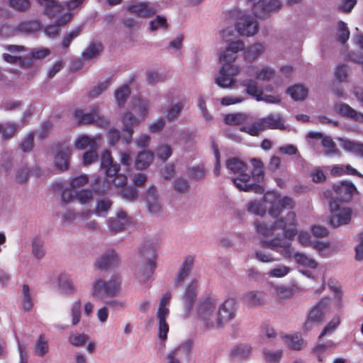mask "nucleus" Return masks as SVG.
Segmentation results:
<instances>
[{
  "label": "nucleus",
  "instance_id": "nucleus-2",
  "mask_svg": "<svg viewBox=\"0 0 363 363\" xmlns=\"http://www.w3.org/2000/svg\"><path fill=\"white\" fill-rule=\"evenodd\" d=\"M294 206L295 203L291 198L270 191L264 194L262 201H249L247 209L248 212L260 216H263L267 210L271 216L277 218L284 209H292Z\"/></svg>",
  "mask_w": 363,
  "mask_h": 363
},
{
  "label": "nucleus",
  "instance_id": "nucleus-18",
  "mask_svg": "<svg viewBox=\"0 0 363 363\" xmlns=\"http://www.w3.org/2000/svg\"><path fill=\"white\" fill-rule=\"evenodd\" d=\"M237 303L234 298H228L218 307L217 311V328H221L224 323L235 317Z\"/></svg>",
  "mask_w": 363,
  "mask_h": 363
},
{
  "label": "nucleus",
  "instance_id": "nucleus-3",
  "mask_svg": "<svg viewBox=\"0 0 363 363\" xmlns=\"http://www.w3.org/2000/svg\"><path fill=\"white\" fill-rule=\"evenodd\" d=\"M130 106L138 117L134 116L133 112H127L121 117L123 124V132L124 133L122 140L125 144H129L131 142L133 134V128L145 121L148 117L150 102L147 99L135 98L132 100Z\"/></svg>",
  "mask_w": 363,
  "mask_h": 363
},
{
  "label": "nucleus",
  "instance_id": "nucleus-15",
  "mask_svg": "<svg viewBox=\"0 0 363 363\" xmlns=\"http://www.w3.org/2000/svg\"><path fill=\"white\" fill-rule=\"evenodd\" d=\"M242 86L246 89L248 95L255 99L257 101H264L267 104H279L281 98L279 95L264 94L261 88L255 80L246 79L241 82Z\"/></svg>",
  "mask_w": 363,
  "mask_h": 363
},
{
  "label": "nucleus",
  "instance_id": "nucleus-7",
  "mask_svg": "<svg viewBox=\"0 0 363 363\" xmlns=\"http://www.w3.org/2000/svg\"><path fill=\"white\" fill-rule=\"evenodd\" d=\"M196 318L199 324L204 330L217 327L216 302L212 298L201 301L196 306Z\"/></svg>",
  "mask_w": 363,
  "mask_h": 363
},
{
  "label": "nucleus",
  "instance_id": "nucleus-62",
  "mask_svg": "<svg viewBox=\"0 0 363 363\" xmlns=\"http://www.w3.org/2000/svg\"><path fill=\"white\" fill-rule=\"evenodd\" d=\"M273 290L275 298L279 301L286 299L291 294L290 290L284 286H274Z\"/></svg>",
  "mask_w": 363,
  "mask_h": 363
},
{
  "label": "nucleus",
  "instance_id": "nucleus-55",
  "mask_svg": "<svg viewBox=\"0 0 363 363\" xmlns=\"http://www.w3.org/2000/svg\"><path fill=\"white\" fill-rule=\"evenodd\" d=\"M130 94V90L128 86L123 85L118 88L115 91V97L118 105L119 106H123Z\"/></svg>",
  "mask_w": 363,
  "mask_h": 363
},
{
  "label": "nucleus",
  "instance_id": "nucleus-59",
  "mask_svg": "<svg viewBox=\"0 0 363 363\" xmlns=\"http://www.w3.org/2000/svg\"><path fill=\"white\" fill-rule=\"evenodd\" d=\"M89 182V177L86 174H81L73 177L70 182V189L74 190L86 186Z\"/></svg>",
  "mask_w": 363,
  "mask_h": 363
},
{
  "label": "nucleus",
  "instance_id": "nucleus-45",
  "mask_svg": "<svg viewBox=\"0 0 363 363\" xmlns=\"http://www.w3.org/2000/svg\"><path fill=\"white\" fill-rule=\"evenodd\" d=\"M262 353L266 363H280L283 356L282 350L264 348Z\"/></svg>",
  "mask_w": 363,
  "mask_h": 363
},
{
  "label": "nucleus",
  "instance_id": "nucleus-31",
  "mask_svg": "<svg viewBox=\"0 0 363 363\" xmlns=\"http://www.w3.org/2000/svg\"><path fill=\"white\" fill-rule=\"evenodd\" d=\"M118 257L114 251H109L100 256L95 262L94 266L97 269H104L114 266L118 263Z\"/></svg>",
  "mask_w": 363,
  "mask_h": 363
},
{
  "label": "nucleus",
  "instance_id": "nucleus-64",
  "mask_svg": "<svg viewBox=\"0 0 363 363\" xmlns=\"http://www.w3.org/2000/svg\"><path fill=\"white\" fill-rule=\"evenodd\" d=\"M146 80L149 84L155 85L162 80V77L157 70L149 69L146 72Z\"/></svg>",
  "mask_w": 363,
  "mask_h": 363
},
{
  "label": "nucleus",
  "instance_id": "nucleus-35",
  "mask_svg": "<svg viewBox=\"0 0 363 363\" xmlns=\"http://www.w3.org/2000/svg\"><path fill=\"white\" fill-rule=\"evenodd\" d=\"M106 296H114L121 290V279L119 275L114 274L106 281Z\"/></svg>",
  "mask_w": 363,
  "mask_h": 363
},
{
  "label": "nucleus",
  "instance_id": "nucleus-48",
  "mask_svg": "<svg viewBox=\"0 0 363 363\" xmlns=\"http://www.w3.org/2000/svg\"><path fill=\"white\" fill-rule=\"evenodd\" d=\"M82 303L79 300L74 301L70 308V317L72 325L75 326L80 322L82 317Z\"/></svg>",
  "mask_w": 363,
  "mask_h": 363
},
{
  "label": "nucleus",
  "instance_id": "nucleus-34",
  "mask_svg": "<svg viewBox=\"0 0 363 363\" xmlns=\"http://www.w3.org/2000/svg\"><path fill=\"white\" fill-rule=\"evenodd\" d=\"M281 337L286 346L291 350H301L306 347V342L298 333L284 335Z\"/></svg>",
  "mask_w": 363,
  "mask_h": 363
},
{
  "label": "nucleus",
  "instance_id": "nucleus-37",
  "mask_svg": "<svg viewBox=\"0 0 363 363\" xmlns=\"http://www.w3.org/2000/svg\"><path fill=\"white\" fill-rule=\"evenodd\" d=\"M330 174L335 177H339V176H342L344 174H349V175H356L359 177L363 178V175L350 164L334 165L330 169Z\"/></svg>",
  "mask_w": 363,
  "mask_h": 363
},
{
  "label": "nucleus",
  "instance_id": "nucleus-57",
  "mask_svg": "<svg viewBox=\"0 0 363 363\" xmlns=\"http://www.w3.org/2000/svg\"><path fill=\"white\" fill-rule=\"evenodd\" d=\"M112 202L108 199L104 198L97 201L95 208V214L98 216H104L111 208Z\"/></svg>",
  "mask_w": 363,
  "mask_h": 363
},
{
  "label": "nucleus",
  "instance_id": "nucleus-36",
  "mask_svg": "<svg viewBox=\"0 0 363 363\" xmlns=\"http://www.w3.org/2000/svg\"><path fill=\"white\" fill-rule=\"evenodd\" d=\"M154 159V154L151 151H141L138 152L135 160V166L138 169H143L150 165Z\"/></svg>",
  "mask_w": 363,
  "mask_h": 363
},
{
  "label": "nucleus",
  "instance_id": "nucleus-16",
  "mask_svg": "<svg viewBox=\"0 0 363 363\" xmlns=\"http://www.w3.org/2000/svg\"><path fill=\"white\" fill-rule=\"evenodd\" d=\"M330 208L333 213L330 223L333 228H337L348 224L352 218V210L348 207L342 206L334 199L330 201Z\"/></svg>",
  "mask_w": 363,
  "mask_h": 363
},
{
  "label": "nucleus",
  "instance_id": "nucleus-51",
  "mask_svg": "<svg viewBox=\"0 0 363 363\" xmlns=\"http://www.w3.org/2000/svg\"><path fill=\"white\" fill-rule=\"evenodd\" d=\"M32 254L38 259H42L45 255L43 242L40 238H35L32 240Z\"/></svg>",
  "mask_w": 363,
  "mask_h": 363
},
{
  "label": "nucleus",
  "instance_id": "nucleus-52",
  "mask_svg": "<svg viewBox=\"0 0 363 363\" xmlns=\"http://www.w3.org/2000/svg\"><path fill=\"white\" fill-rule=\"evenodd\" d=\"M88 335L84 333H73L68 337V342L74 347H80L87 342Z\"/></svg>",
  "mask_w": 363,
  "mask_h": 363
},
{
  "label": "nucleus",
  "instance_id": "nucleus-11",
  "mask_svg": "<svg viewBox=\"0 0 363 363\" xmlns=\"http://www.w3.org/2000/svg\"><path fill=\"white\" fill-rule=\"evenodd\" d=\"M172 298V294L167 291L160 299L159 307L157 311V319L158 325V337L164 341L167 339L169 332V325L167 318L169 315V303Z\"/></svg>",
  "mask_w": 363,
  "mask_h": 363
},
{
  "label": "nucleus",
  "instance_id": "nucleus-13",
  "mask_svg": "<svg viewBox=\"0 0 363 363\" xmlns=\"http://www.w3.org/2000/svg\"><path fill=\"white\" fill-rule=\"evenodd\" d=\"M73 116L78 123L82 125L96 124L97 126L104 128L108 126L109 121L100 113L99 106L91 107L90 112H84L82 109H76Z\"/></svg>",
  "mask_w": 363,
  "mask_h": 363
},
{
  "label": "nucleus",
  "instance_id": "nucleus-49",
  "mask_svg": "<svg viewBox=\"0 0 363 363\" xmlns=\"http://www.w3.org/2000/svg\"><path fill=\"white\" fill-rule=\"evenodd\" d=\"M167 27V20L163 16L158 15L154 19L149 21L148 29L150 32H155L158 30H166Z\"/></svg>",
  "mask_w": 363,
  "mask_h": 363
},
{
  "label": "nucleus",
  "instance_id": "nucleus-10",
  "mask_svg": "<svg viewBox=\"0 0 363 363\" xmlns=\"http://www.w3.org/2000/svg\"><path fill=\"white\" fill-rule=\"evenodd\" d=\"M233 31L231 28L223 29L220 32L222 39L228 43L225 48L220 49L218 53V61L225 63H234L236 60V54L245 48V44L241 40H236L230 41L228 37L232 35Z\"/></svg>",
  "mask_w": 363,
  "mask_h": 363
},
{
  "label": "nucleus",
  "instance_id": "nucleus-43",
  "mask_svg": "<svg viewBox=\"0 0 363 363\" xmlns=\"http://www.w3.org/2000/svg\"><path fill=\"white\" fill-rule=\"evenodd\" d=\"M185 104L184 99H180L171 104L164 111L167 119L170 121L174 120L180 114Z\"/></svg>",
  "mask_w": 363,
  "mask_h": 363
},
{
  "label": "nucleus",
  "instance_id": "nucleus-54",
  "mask_svg": "<svg viewBox=\"0 0 363 363\" xmlns=\"http://www.w3.org/2000/svg\"><path fill=\"white\" fill-rule=\"evenodd\" d=\"M350 30L345 23L342 21L337 22L336 37L341 43H345L350 38Z\"/></svg>",
  "mask_w": 363,
  "mask_h": 363
},
{
  "label": "nucleus",
  "instance_id": "nucleus-17",
  "mask_svg": "<svg viewBox=\"0 0 363 363\" xmlns=\"http://www.w3.org/2000/svg\"><path fill=\"white\" fill-rule=\"evenodd\" d=\"M333 193L327 191L324 193L325 197H331L340 203L337 200L345 201L350 200V198L357 193V188L353 183L350 182L343 181L333 186Z\"/></svg>",
  "mask_w": 363,
  "mask_h": 363
},
{
  "label": "nucleus",
  "instance_id": "nucleus-20",
  "mask_svg": "<svg viewBox=\"0 0 363 363\" xmlns=\"http://www.w3.org/2000/svg\"><path fill=\"white\" fill-rule=\"evenodd\" d=\"M146 206L152 216L159 217L163 215V206L158 196L157 191L154 186H151L147 191Z\"/></svg>",
  "mask_w": 363,
  "mask_h": 363
},
{
  "label": "nucleus",
  "instance_id": "nucleus-27",
  "mask_svg": "<svg viewBox=\"0 0 363 363\" xmlns=\"http://www.w3.org/2000/svg\"><path fill=\"white\" fill-rule=\"evenodd\" d=\"M244 304L250 307H256L264 303L265 294L262 291H250L242 295Z\"/></svg>",
  "mask_w": 363,
  "mask_h": 363
},
{
  "label": "nucleus",
  "instance_id": "nucleus-33",
  "mask_svg": "<svg viewBox=\"0 0 363 363\" xmlns=\"http://www.w3.org/2000/svg\"><path fill=\"white\" fill-rule=\"evenodd\" d=\"M97 137H90L86 135L78 136L74 141V147L77 150H84L87 147L91 149H98Z\"/></svg>",
  "mask_w": 363,
  "mask_h": 363
},
{
  "label": "nucleus",
  "instance_id": "nucleus-38",
  "mask_svg": "<svg viewBox=\"0 0 363 363\" xmlns=\"http://www.w3.org/2000/svg\"><path fill=\"white\" fill-rule=\"evenodd\" d=\"M37 1L44 7L45 13L52 17L55 16L63 9V6L55 0H37Z\"/></svg>",
  "mask_w": 363,
  "mask_h": 363
},
{
  "label": "nucleus",
  "instance_id": "nucleus-26",
  "mask_svg": "<svg viewBox=\"0 0 363 363\" xmlns=\"http://www.w3.org/2000/svg\"><path fill=\"white\" fill-rule=\"evenodd\" d=\"M130 222V219L123 211H118L116 216L108 220V228L111 231L118 233L123 230Z\"/></svg>",
  "mask_w": 363,
  "mask_h": 363
},
{
  "label": "nucleus",
  "instance_id": "nucleus-8",
  "mask_svg": "<svg viewBox=\"0 0 363 363\" xmlns=\"http://www.w3.org/2000/svg\"><path fill=\"white\" fill-rule=\"evenodd\" d=\"M286 128L283 117L279 113H271L253 122L251 126L244 125L242 130L250 135L256 136L258 135L260 131L265 129L284 130Z\"/></svg>",
  "mask_w": 363,
  "mask_h": 363
},
{
  "label": "nucleus",
  "instance_id": "nucleus-14",
  "mask_svg": "<svg viewBox=\"0 0 363 363\" xmlns=\"http://www.w3.org/2000/svg\"><path fill=\"white\" fill-rule=\"evenodd\" d=\"M220 67L219 74L216 78V84L223 88L231 87L236 82L235 77L238 74L239 68L234 63L219 62Z\"/></svg>",
  "mask_w": 363,
  "mask_h": 363
},
{
  "label": "nucleus",
  "instance_id": "nucleus-61",
  "mask_svg": "<svg viewBox=\"0 0 363 363\" xmlns=\"http://www.w3.org/2000/svg\"><path fill=\"white\" fill-rule=\"evenodd\" d=\"M82 30V27L78 26V27L74 28L73 30H72L70 32H69L64 37V38L62 41V48L64 49H67V48H69L72 41L79 35Z\"/></svg>",
  "mask_w": 363,
  "mask_h": 363
},
{
  "label": "nucleus",
  "instance_id": "nucleus-46",
  "mask_svg": "<svg viewBox=\"0 0 363 363\" xmlns=\"http://www.w3.org/2000/svg\"><path fill=\"white\" fill-rule=\"evenodd\" d=\"M102 46L99 43H91L82 52V56L86 60L96 58L101 52Z\"/></svg>",
  "mask_w": 363,
  "mask_h": 363
},
{
  "label": "nucleus",
  "instance_id": "nucleus-53",
  "mask_svg": "<svg viewBox=\"0 0 363 363\" xmlns=\"http://www.w3.org/2000/svg\"><path fill=\"white\" fill-rule=\"evenodd\" d=\"M291 271V269L289 267L284 264H278L269 270L267 273V275L269 278H282L286 276Z\"/></svg>",
  "mask_w": 363,
  "mask_h": 363
},
{
  "label": "nucleus",
  "instance_id": "nucleus-6",
  "mask_svg": "<svg viewBox=\"0 0 363 363\" xmlns=\"http://www.w3.org/2000/svg\"><path fill=\"white\" fill-rule=\"evenodd\" d=\"M226 168L235 175L233 179L235 186L240 191H249L254 184L250 183V174L247 172V167L245 163L236 157H231L226 160Z\"/></svg>",
  "mask_w": 363,
  "mask_h": 363
},
{
  "label": "nucleus",
  "instance_id": "nucleus-42",
  "mask_svg": "<svg viewBox=\"0 0 363 363\" xmlns=\"http://www.w3.org/2000/svg\"><path fill=\"white\" fill-rule=\"evenodd\" d=\"M193 263L194 258L192 257H188L185 259L175 279L177 284H180L183 282L185 278L189 275L191 270Z\"/></svg>",
  "mask_w": 363,
  "mask_h": 363
},
{
  "label": "nucleus",
  "instance_id": "nucleus-5",
  "mask_svg": "<svg viewBox=\"0 0 363 363\" xmlns=\"http://www.w3.org/2000/svg\"><path fill=\"white\" fill-rule=\"evenodd\" d=\"M226 18L235 21V28L240 35L251 37L259 31V25L256 18L240 9H233L225 13Z\"/></svg>",
  "mask_w": 363,
  "mask_h": 363
},
{
  "label": "nucleus",
  "instance_id": "nucleus-47",
  "mask_svg": "<svg viewBox=\"0 0 363 363\" xmlns=\"http://www.w3.org/2000/svg\"><path fill=\"white\" fill-rule=\"evenodd\" d=\"M287 93L295 101L303 100L308 95V89L300 84L290 86L287 89Z\"/></svg>",
  "mask_w": 363,
  "mask_h": 363
},
{
  "label": "nucleus",
  "instance_id": "nucleus-60",
  "mask_svg": "<svg viewBox=\"0 0 363 363\" xmlns=\"http://www.w3.org/2000/svg\"><path fill=\"white\" fill-rule=\"evenodd\" d=\"M156 154L158 158L162 161L167 160L172 154V149L167 144H161L156 149Z\"/></svg>",
  "mask_w": 363,
  "mask_h": 363
},
{
  "label": "nucleus",
  "instance_id": "nucleus-19",
  "mask_svg": "<svg viewBox=\"0 0 363 363\" xmlns=\"http://www.w3.org/2000/svg\"><path fill=\"white\" fill-rule=\"evenodd\" d=\"M125 9L135 16L141 18H149L157 12L156 6L150 2H133L128 5Z\"/></svg>",
  "mask_w": 363,
  "mask_h": 363
},
{
  "label": "nucleus",
  "instance_id": "nucleus-28",
  "mask_svg": "<svg viewBox=\"0 0 363 363\" xmlns=\"http://www.w3.org/2000/svg\"><path fill=\"white\" fill-rule=\"evenodd\" d=\"M225 123L231 125H240V130L245 132L243 130H242V128L244 125L246 126H251V118L246 114L244 113H233V114H228L227 115L225 118Z\"/></svg>",
  "mask_w": 363,
  "mask_h": 363
},
{
  "label": "nucleus",
  "instance_id": "nucleus-24",
  "mask_svg": "<svg viewBox=\"0 0 363 363\" xmlns=\"http://www.w3.org/2000/svg\"><path fill=\"white\" fill-rule=\"evenodd\" d=\"M342 148L355 157L363 158V143L342 138H337Z\"/></svg>",
  "mask_w": 363,
  "mask_h": 363
},
{
  "label": "nucleus",
  "instance_id": "nucleus-63",
  "mask_svg": "<svg viewBox=\"0 0 363 363\" xmlns=\"http://www.w3.org/2000/svg\"><path fill=\"white\" fill-rule=\"evenodd\" d=\"M206 172V170L203 165H198L189 169V176L192 179H201L205 177Z\"/></svg>",
  "mask_w": 363,
  "mask_h": 363
},
{
  "label": "nucleus",
  "instance_id": "nucleus-50",
  "mask_svg": "<svg viewBox=\"0 0 363 363\" xmlns=\"http://www.w3.org/2000/svg\"><path fill=\"white\" fill-rule=\"evenodd\" d=\"M263 168L254 169V171L250 175L251 180L250 183L254 184L253 186L250 189V190L254 191L255 193L261 194L263 191V189L259 185L257 184V182H259L263 179Z\"/></svg>",
  "mask_w": 363,
  "mask_h": 363
},
{
  "label": "nucleus",
  "instance_id": "nucleus-44",
  "mask_svg": "<svg viewBox=\"0 0 363 363\" xmlns=\"http://www.w3.org/2000/svg\"><path fill=\"white\" fill-rule=\"evenodd\" d=\"M294 259L298 264L304 267L315 269L318 265L317 262L313 258L302 252H296L294 255Z\"/></svg>",
  "mask_w": 363,
  "mask_h": 363
},
{
  "label": "nucleus",
  "instance_id": "nucleus-56",
  "mask_svg": "<svg viewBox=\"0 0 363 363\" xmlns=\"http://www.w3.org/2000/svg\"><path fill=\"white\" fill-rule=\"evenodd\" d=\"M349 72V67L345 64H340L336 67L335 72V78L340 82H347L348 77L350 76Z\"/></svg>",
  "mask_w": 363,
  "mask_h": 363
},
{
  "label": "nucleus",
  "instance_id": "nucleus-23",
  "mask_svg": "<svg viewBox=\"0 0 363 363\" xmlns=\"http://www.w3.org/2000/svg\"><path fill=\"white\" fill-rule=\"evenodd\" d=\"M197 281L196 280H192L187 285L184 294L183 296L186 317L189 316L191 310L193 307L194 303L196 300L197 296Z\"/></svg>",
  "mask_w": 363,
  "mask_h": 363
},
{
  "label": "nucleus",
  "instance_id": "nucleus-32",
  "mask_svg": "<svg viewBox=\"0 0 363 363\" xmlns=\"http://www.w3.org/2000/svg\"><path fill=\"white\" fill-rule=\"evenodd\" d=\"M57 284L59 289L63 294L69 295L76 291L71 277L66 273H60L57 276Z\"/></svg>",
  "mask_w": 363,
  "mask_h": 363
},
{
  "label": "nucleus",
  "instance_id": "nucleus-58",
  "mask_svg": "<svg viewBox=\"0 0 363 363\" xmlns=\"http://www.w3.org/2000/svg\"><path fill=\"white\" fill-rule=\"evenodd\" d=\"M75 199L82 205L89 203L93 200V191L88 189L80 190L76 193Z\"/></svg>",
  "mask_w": 363,
  "mask_h": 363
},
{
  "label": "nucleus",
  "instance_id": "nucleus-30",
  "mask_svg": "<svg viewBox=\"0 0 363 363\" xmlns=\"http://www.w3.org/2000/svg\"><path fill=\"white\" fill-rule=\"evenodd\" d=\"M307 137L310 138L320 140L326 155L335 154L338 151L335 148V145L332 138L328 136H323L321 133L310 132L308 133Z\"/></svg>",
  "mask_w": 363,
  "mask_h": 363
},
{
  "label": "nucleus",
  "instance_id": "nucleus-40",
  "mask_svg": "<svg viewBox=\"0 0 363 363\" xmlns=\"http://www.w3.org/2000/svg\"><path fill=\"white\" fill-rule=\"evenodd\" d=\"M34 350L36 354L39 357H44L49 353V339L45 334L39 335L35 342Z\"/></svg>",
  "mask_w": 363,
  "mask_h": 363
},
{
  "label": "nucleus",
  "instance_id": "nucleus-4",
  "mask_svg": "<svg viewBox=\"0 0 363 363\" xmlns=\"http://www.w3.org/2000/svg\"><path fill=\"white\" fill-rule=\"evenodd\" d=\"M100 169L105 174L104 189L112 186L122 187L126 184V176L119 173V164L113 162L108 150H105L101 155Z\"/></svg>",
  "mask_w": 363,
  "mask_h": 363
},
{
  "label": "nucleus",
  "instance_id": "nucleus-29",
  "mask_svg": "<svg viewBox=\"0 0 363 363\" xmlns=\"http://www.w3.org/2000/svg\"><path fill=\"white\" fill-rule=\"evenodd\" d=\"M71 155V149L67 146L61 147L55 157V164L61 170L67 169L69 167V160Z\"/></svg>",
  "mask_w": 363,
  "mask_h": 363
},
{
  "label": "nucleus",
  "instance_id": "nucleus-41",
  "mask_svg": "<svg viewBox=\"0 0 363 363\" xmlns=\"http://www.w3.org/2000/svg\"><path fill=\"white\" fill-rule=\"evenodd\" d=\"M106 281L101 278L96 279L91 284V294L96 298H104L106 296Z\"/></svg>",
  "mask_w": 363,
  "mask_h": 363
},
{
  "label": "nucleus",
  "instance_id": "nucleus-1",
  "mask_svg": "<svg viewBox=\"0 0 363 363\" xmlns=\"http://www.w3.org/2000/svg\"><path fill=\"white\" fill-rule=\"evenodd\" d=\"M296 224L294 212H289L284 219H278L271 224L259 220L255 222L257 233L265 238L261 241V246L275 251L285 258L291 257L290 240L297 234Z\"/></svg>",
  "mask_w": 363,
  "mask_h": 363
},
{
  "label": "nucleus",
  "instance_id": "nucleus-25",
  "mask_svg": "<svg viewBox=\"0 0 363 363\" xmlns=\"http://www.w3.org/2000/svg\"><path fill=\"white\" fill-rule=\"evenodd\" d=\"M252 353V347L247 344H239L230 351V357L235 362H242L247 359Z\"/></svg>",
  "mask_w": 363,
  "mask_h": 363
},
{
  "label": "nucleus",
  "instance_id": "nucleus-12",
  "mask_svg": "<svg viewBox=\"0 0 363 363\" xmlns=\"http://www.w3.org/2000/svg\"><path fill=\"white\" fill-rule=\"evenodd\" d=\"M330 308V298L324 297L321 298L308 311L307 319L304 324V329L308 331L311 330L313 325L320 323L324 320Z\"/></svg>",
  "mask_w": 363,
  "mask_h": 363
},
{
  "label": "nucleus",
  "instance_id": "nucleus-22",
  "mask_svg": "<svg viewBox=\"0 0 363 363\" xmlns=\"http://www.w3.org/2000/svg\"><path fill=\"white\" fill-rule=\"evenodd\" d=\"M245 74L254 77L257 81L268 82L274 77V71L269 67L259 68L255 66H249L245 69Z\"/></svg>",
  "mask_w": 363,
  "mask_h": 363
},
{
  "label": "nucleus",
  "instance_id": "nucleus-39",
  "mask_svg": "<svg viewBox=\"0 0 363 363\" xmlns=\"http://www.w3.org/2000/svg\"><path fill=\"white\" fill-rule=\"evenodd\" d=\"M264 51V46L259 43L248 46L244 52V57L247 61L252 62Z\"/></svg>",
  "mask_w": 363,
  "mask_h": 363
},
{
  "label": "nucleus",
  "instance_id": "nucleus-9",
  "mask_svg": "<svg viewBox=\"0 0 363 363\" xmlns=\"http://www.w3.org/2000/svg\"><path fill=\"white\" fill-rule=\"evenodd\" d=\"M139 252L145 260L139 268L138 276L141 281H145L152 277L156 269L155 259L157 257V252L152 242L143 244Z\"/></svg>",
  "mask_w": 363,
  "mask_h": 363
},
{
  "label": "nucleus",
  "instance_id": "nucleus-21",
  "mask_svg": "<svg viewBox=\"0 0 363 363\" xmlns=\"http://www.w3.org/2000/svg\"><path fill=\"white\" fill-rule=\"evenodd\" d=\"M333 108L335 112L338 115L352 121L363 124V113L357 111L349 104L343 102L337 103L334 105Z\"/></svg>",
  "mask_w": 363,
  "mask_h": 363
}]
</instances>
